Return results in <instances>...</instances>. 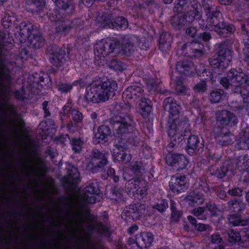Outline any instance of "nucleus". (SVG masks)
<instances>
[{
  "label": "nucleus",
  "mask_w": 249,
  "mask_h": 249,
  "mask_svg": "<svg viewBox=\"0 0 249 249\" xmlns=\"http://www.w3.org/2000/svg\"><path fill=\"white\" fill-rule=\"evenodd\" d=\"M117 85L112 81H107L89 87L85 95L88 102L99 103L108 100L115 95Z\"/></svg>",
  "instance_id": "f257e3e1"
},
{
  "label": "nucleus",
  "mask_w": 249,
  "mask_h": 249,
  "mask_svg": "<svg viewBox=\"0 0 249 249\" xmlns=\"http://www.w3.org/2000/svg\"><path fill=\"white\" fill-rule=\"evenodd\" d=\"M163 107L169 114L167 124L168 135L171 139L175 141L177 137L178 138L179 128L181 125L180 107L175 101L168 98L164 100Z\"/></svg>",
  "instance_id": "f03ea898"
},
{
  "label": "nucleus",
  "mask_w": 249,
  "mask_h": 249,
  "mask_svg": "<svg viewBox=\"0 0 249 249\" xmlns=\"http://www.w3.org/2000/svg\"><path fill=\"white\" fill-rule=\"evenodd\" d=\"M121 47L115 42L110 40H102L98 42L94 46V53L95 55V59L102 60V58L107 56L112 52H115L116 53H120Z\"/></svg>",
  "instance_id": "7ed1b4c3"
},
{
  "label": "nucleus",
  "mask_w": 249,
  "mask_h": 249,
  "mask_svg": "<svg viewBox=\"0 0 249 249\" xmlns=\"http://www.w3.org/2000/svg\"><path fill=\"white\" fill-rule=\"evenodd\" d=\"M232 53L230 50L221 51L216 58H211L210 60L211 65L214 68L227 67L231 60Z\"/></svg>",
  "instance_id": "20e7f679"
},
{
  "label": "nucleus",
  "mask_w": 249,
  "mask_h": 249,
  "mask_svg": "<svg viewBox=\"0 0 249 249\" xmlns=\"http://www.w3.org/2000/svg\"><path fill=\"white\" fill-rule=\"evenodd\" d=\"M165 160L167 164L177 169L185 168L188 163V160L185 157L178 154H169L166 156Z\"/></svg>",
  "instance_id": "39448f33"
},
{
  "label": "nucleus",
  "mask_w": 249,
  "mask_h": 249,
  "mask_svg": "<svg viewBox=\"0 0 249 249\" xmlns=\"http://www.w3.org/2000/svg\"><path fill=\"white\" fill-rule=\"evenodd\" d=\"M187 180L184 176H178L173 177L170 181V189L174 193H180L187 187Z\"/></svg>",
  "instance_id": "423d86ee"
},
{
  "label": "nucleus",
  "mask_w": 249,
  "mask_h": 249,
  "mask_svg": "<svg viewBox=\"0 0 249 249\" xmlns=\"http://www.w3.org/2000/svg\"><path fill=\"white\" fill-rule=\"evenodd\" d=\"M112 119L115 123L120 124L119 127L120 132H125V129L127 128L131 122L130 118L125 113L124 110L115 115Z\"/></svg>",
  "instance_id": "0eeeda50"
},
{
  "label": "nucleus",
  "mask_w": 249,
  "mask_h": 249,
  "mask_svg": "<svg viewBox=\"0 0 249 249\" xmlns=\"http://www.w3.org/2000/svg\"><path fill=\"white\" fill-rule=\"evenodd\" d=\"M142 90L140 87L135 85L128 87L123 93V97L126 100L134 99L137 100L142 96Z\"/></svg>",
  "instance_id": "6e6552de"
},
{
  "label": "nucleus",
  "mask_w": 249,
  "mask_h": 249,
  "mask_svg": "<svg viewBox=\"0 0 249 249\" xmlns=\"http://www.w3.org/2000/svg\"><path fill=\"white\" fill-rule=\"evenodd\" d=\"M114 159L118 161L127 162L131 159L130 155L125 154L124 148L121 145H116L112 151Z\"/></svg>",
  "instance_id": "1a4fd4ad"
},
{
  "label": "nucleus",
  "mask_w": 249,
  "mask_h": 249,
  "mask_svg": "<svg viewBox=\"0 0 249 249\" xmlns=\"http://www.w3.org/2000/svg\"><path fill=\"white\" fill-rule=\"evenodd\" d=\"M136 108L142 116H146L151 111L150 101L146 98H140L138 99Z\"/></svg>",
  "instance_id": "9d476101"
},
{
  "label": "nucleus",
  "mask_w": 249,
  "mask_h": 249,
  "mask_svg": "<svg viewBox=\"0 0 249 249\" xmlns=\"http://www.w3.org/2000/svg\"><path fill=\"white\" fill-rule=\"evenodd\" d=\"M110 134V131L108 126L102 125L98 128L93 139V142L95 143L105 142L107 140V137Z\"/></svg>",
  "instance_id": "9b49d317"
},
{
  "label": "nucleus",
  "mask_w": 249,
  "mask_h": 249,
  "mask_svg": "<svg viewBox=\"0 0 249 249\" xmlns=\"http://www.w3.org/2000/svg\"><path fill=\"white\" fill-rule=\"evenodd\" d=\"M199 143L198 138L197 136L193 135L190 136L188 140L187 152L192 155L198 150V144Z\"/></svg>",
  "instance_id": "f8f14e48"
},
{
  "label": "nucleus",
  "mask_w": 249,
  "mask_h": 249,
  "mask_svg": "<svg viewBox=\"0 0 249 249\" xmlns=\"http://www.w3.org/2000/svg\"><path fill=\"white\" fill-rule=\"evenodd\" d=\"M248 80V77L243 73H240L231 79V82L234 84L235 87L239 86L244 83H246Z\"/></svg>",
  "instance_id": "ddd939ff"
},
{
  "label": "nucleus",
  "mask_w": 249,
  "mask_h": 249,
  "mask_svg": "<svg viewBox=\"0 0 249 249\" xmlns=\"http://www.w3.org/2000/svg\"><path fill=\"white\" fill-rule=\"evenodd\" d=\"M216 211L217 208L214 205H211L209 208H206L205 210L201 207H199L197 209H195L194 210L193 213L195 215L198 216L200 215L203 213L205 212L207 213L209 211L213 215L216 213Z\"/></svg>",
  "instance_id": "4468645a"
},
{
  "label": "nucleus",
  "mask_w": 249,
  "mask_h": 249,
  "mask_svg": "<svg viewBox=\"0 0 249 249\" xmlns=\"http://www.w3.org/2000/svg\"><path fill=\"white\" fill-rule=\"evenodd\" d=\"M113 26L116 29H125L127 27L128 24L125 18L119 17L116 19V21L113 25Z\"/></svg>",
  "instance_id": "2eb2a0df"
},
{
  "label": "nucleus",
  "mask_w": 249,
  "mask_h": 249,
  "mask_svg": "<svg viewBox=\"0 0 249 249\" xmlns=\"http://www.w3.org/2000/svg\"><path fill=\"white\" fill-rule=\"evenodd\" d=\"M188 219L192 226H194V229L198 231H203L208 228L206 225L203 224H197L196 220L192 216H188Z\"/></svg>",
  "instance_id": "dca6fc26"
},
{
  "label": "nucleus",
  "mask_w": 249,
  "mask_h": 249,
  "mask_svg": "<svg viewBox=\"0 0 249 249\" xmlns=\"http://www.w3.org/2000/svg\"><path fill=\"white\" fill-rule=\"evenodd\" d=\"M44 3L45 0H28V4L32 6L28 8L33 10L35 7L38 8V10L41 9L44 6Z\"/></svg>",
  "instance_id": "f3484780"
},
{
  "label": "nucleus",
  "mask_w": 249,
  "mask_h": 249,
  "mask_svg": "<svg viewBox=\"0 0 249 249\" xmlns=\"http://www.w3.org/2000/svg\"><path fill=\"white\" fill-rule=\"evenodd\" d=\"M223 96V91L221 90L213 91L210 96L212 102L217 103L220 101Z\"/></svg>",
  "instance_id": "a211bd4d"
},
{
  "label": "nucleus",
  "mask_w": 249,
  "mask_h": 249,
  "mask_svg": "<svg viewBox=\"0 0 249 249\" xmlns=\"http://www.w3.org/2000/svg\"><path fill=\"white\" fill-rule=\"evenodd\" d=\"M215 26V30L220 33H223L225 32L226 31L229 32H232L234 31V28L233 26L231 25H227L225 27H223L221 26L220 24L219 23L218 25H214Z\"/></svg>",
  "instance_id": "6ab92c4d"
},
{
  "label": "nucleus",
  "mask_w": 249,
  "mask_h": 249,
  "mask_svg": "<svg viewBox=\"0 0 249 249\" xmlns=\"http://www.w3.org/2000/svg\"><path fill=\"white\" fill-rule=\"evenodd\" d=\"M230 222L234 226L243 225L245 224V222L241 220L239 216L231 215L229 218Z\"/></svg>",
  "instance_id": "aec40b11"
},
{
  "label": "nucleus",
  "mask_w": 249,
  "mask_h": 249,
  "mask_svg": "<svg viewBox=\"0 0 249 249\" xmlns=\"http://www.w3.org/2000/svg\"><path fill=\"white\" fill-rule=\"evenodd\" d=\"M83 144V142L80 140L74 139L72 142V149L77 152L80 151Z\"/></svg>",
  "instance_id": "412c9836"
},
{
  "label": "nucleus",
  "mask_w": 249,
  "mask_h": 249,
  "mask_svg": "<svg viewBox=\"0 0 249 249\" xmlns=\"http://www.w3.org/2000/svg\"><path fill=\"white\" fill-rule=\"evenodd\" d=\"M230 242H233L240 240V235L238 232L231 231L229 234Z\"/></svg>",
  "instance_id": "4be33fe9"
},
{
  "label": "nucleus",
  "mask_w": 249,
  "mask_h": 249,
  "mask_svg": "<svg viewBox=\"0 0 249 249\" xmlns=\"http://www.w3.org/2000/svg\"><path fill=\"white\" fill-rule=\"evenodd\" d=\"M175 90L178 93H183L186 90V88L183 86L181 82L179 81L177 82L175 85Z\"/></svg>",
  "instance_id": "5701e85b"
},
{
  "label": "nucleus",
  "mask_w": 249,
  "mask_h": 249,
  "mask_svg": "<svg viewBox=\"0 0 249 249\" xmlns=\"http://www.w3.org/2000/svg\"><path fill=\"white\" fill-rule=\"evenodd\" d=\"M206 89V83L204 81H201L197 84L195 87V89L198 92H203Z\"/></svg>",
  "instance_id": "b1692460"
},
{
  "label": "nucleus",
  "mask_w": 249,
  "mask_h": 249,
  "mask_svg": "<svg viewBox=\"0 0 249 249\" xmlns=\"http://www.w3.org/2000/svg\"><path fill=\"white\" fill-rule=\"evenodd\" d=\"M154 82V80L152 78H150L146 82L147 88L149 90H152L153 89H155L156 90L157 89L158 85Z\"/></svg>",
  "instance_id": "393cba45"
},
{
  "label": "nucleus",
  "mask_w": 249,
  "mask_h": 249,
  "mask_svg": "<svg viewBox=\"0 0 249 249\" xmlns=\"http://www.w3.org/2000/svg\"><path fill=\"white\" fill-rule=\"evenodd\" d=\"M73 119L75 121H79L82 119V114L77 110H73L72 112Z\"/></svg>",
  "instance_id": "a878e982"
},
{
  "label": "nucleus",
  "mask_w": 249,
  "mask_h": 249,
  "mask_svg": "<svg viewBox=\"0 0 249 249\" xmlns=\"http://www.w3.org/2000/svg\"><path fill=\"white\" fill-rule=\"evenodd\" d=\"M167 207L168 204L165 201H163L160 204L157 205V209L160 212L164 211Z\"/></svg>",
  "instance_id": "bb28decb"
},
{
  "label": "nucleus",
  "mask_w": 249,
  "mask_h": 249,
  "mask_svg": "<svg viewBox=\"0 0 249 249\" xmlns=\"http://www.w3.org/2000/svg\"><path fill=\"white\" fill-rule=\"evenodd\" d=\"M242 193V190L239 188H235L233 190H229L228 193L232 196H240Z\"/></svg>",
  "instance_id": "cd10ccee"
},
{
  "label": "nucleus",
  "mask_w": 249,
  "mask_h": 249,
  "mask_svg": "<svg viewBox=\"0 0 249 249\" xmlns=\"http://www.w3.org/2000/svg\"><path fill=\"white\" fill-rule=\"evenodd\" d=\"M72 86L70 85H62L60 86L59 89L60 91L67 92L71 89Z\"/></svg>",
  "instance_id": "c85d7f7f"
},
{
  "label": "nucleus",
  "mask_w": 249,
  "mask_h": 249,
  "mask_svg": "<svg viewBox=\"0 0 249 249\" xmlns=\"http://www.w3.org/2000/svg\"><path fill=\"white\" fill-rule=\"evenodd\" d=\"M221 240V238L217 234H213L211 237V241L213 243L218 244L220 242Z\"/></svg>",
  "instance_id": "c756f323"
},
{
  "label": "nucleus",
  "mask_w": 249,
  "mask_h": 249,
  "mask_svg": "<svg viewBox=\"0 0 249 249\" xmlns=\"http://www.w3.org/2000/svg\"><path fill=\"white\" fill-rule=\"evenodd\" d=\"M193 203L194 202L196 203L197 204H200L202 203L203 201V198L202 196H199L198 195H196L194 196L193 199Z\"/></svg>",
  "instance_id": "7c9ffc66"
},
{
  "label": "nucleus",
  "mask_w": 249,
  "mask_h": 249,
  "mask_svg": "<svg viewBox=\"0 0 249 249\" xmlns=\"http://www.w3.org/2000/svg\"><path fill=\"white\" fill-rule=\"evenodd\" d=\"M222 113V119L223 120L224 122H229L230 119V115L229 113L227 111H223L221 112Z\"/></svg>",
  "instance_id": "2f4dec72"
},
{
  "label": "nucleus",
  "mask_w": 249,
  "mask_h": 249,
  "mask_svg": "<svg viewBox=\"0 0 249 249\" xmlns=\"http://www.w3.org/2000/svg\"><path fill=\"white\" fill-rule=\"evenodd\" d=\"M112 63H113V65H112L111 67L113 69H115L116 70H119V71L123 70L122 68L121 67L120 63H119L118 61H116V60H114L112 62Z\"/></svg>",
  "instance_id": "473e14b6"
},
{
  "label": "nucleus",
  "mask_w": 249,
  "mask_h": 249,
  "mask_svg": "<svg viewBox=\"0 0 249 249\" xmlns=\"http://www.w3.org/2000/svg\"><path fill=\"white\" fill-rule=\"evenodd\" d=\"M86 191L91 195H94L98 193V190L97 189L93 188L92 186L88 187L87 188Z\"/></svg>",
  "instance_id": "72a5a7b5"
},
{
  "label": "nucleus",
  "mask_w": 249,
  "mask_h": 249,
  "mask_svg": "<svg viewBox=\"0 0 249 249\" xmlns=\"http://www.w3.org/2000/svg\"><path fill=\"white\" fill-rule=\"evenodd\" d=\"M186 33L190 36L194 37L196 33V29L195 28H190L187 29Z\"/></svg>",
  "instance_id": "f704fd0d"
},
{
  "label": "nucleus",
  "mask_w": 249,
  "mask_h": 249,
  "mask_svg": "<svg viewBox=\"0 0 249 249\" xmlns=\"http://www.w3.org/2000/svg\"><path fill=\"white\" fill-rule=\"evenodd\" d=\"M180 20L181 19L178 20V16L174 17L172 19L173 25L175 27L177 26L181 22Z\"/></svg>",
  "instance_id": "c9c22d12"
},
{
  "label": "nucleus",
  "mask_w": 249,
  "mask_h": 249,
  "mask_svg": "<svg viewBox=\"0 0 249 249\" xmlns=\"http://www.w3.org/2000/svg\"><path fill=\"white\" fill-rule=\"evenodd\" d=\"M84 85V82L81 79L76 80L73 83V85L77 87L78 88L83 87Z\"/></svg>",
  "instance_id": "e433bc0d"
},
{
  "label": "nucleus",
  "mask_w": 249,
  "mask_h": 249,
  "mask_svg": "<svg viewBox=\"0 0 249 249\" xmlns=\"http://www.w3.org/2000/svg\"><path fill=\"white\" fill-rule=\"evenodd\" d=\"M133 47L130 44H128L125 46L124 50H123L124 53V54H129L131 53V50L132 49Z\"/></svg>",
  "instance_id": "4c0bfd02"
},
{
  "label": "nucleus",
  "mask_w": 249,
  "mask_h": 249,
  "mask_svg": "<svg viewBox=\"0 0 249 249\" xmlns=\"http://www.w3.org/2000/svg\"><path fill=\"white\" fill-rule=\"evenodd\" d=\"M52 63L56 66H58V63L59 62V59L57 58V56L56 55H53L51 58Z\"/></svg>",
  "instance_id": "58836bf2"
},
{
  "label": "nucleus",
  "mask_w": 249,
  "mask_h": 249,
  "mask_svg": "<svg viewBox=\"0 0 249 249\" xmlns=\"http://www.w3.org/2000/svg\"><path fill=\"white\" fill-rule=\"evenodd\" d=\"M221 84L223 87L228 88L229 86V80L226 78H222L221 80Z\"/></svg>",
  "instance_id": "ea45409f"
},
{
  "label": "nucleus",
  "mask_w": 249,
  "mask_h": 249,
  "mask_svg": "<svg viewBox=\"0 0 249 249\" xmlns=\"http://www.w3.org/2000/svg\"><path fill=\"white\" fill-rule=\"evenodd\" d=\"M180 214L179 213H177L176 212H174L173 211L172 214V217L173 219L175 220H177L178 218H179Z\"/></svg>",
  "instance_id": "a19ab883"
},
{
  "label": "nucleus",
  "mask_w": 249,
  "mask_h": 249,
  "mask_svg": "<svg viewBox=\"0 0 249 249\" xmlns=\"http://www.w3.org/2000/svg\"><path fill=\"white\" fill-rule=\"evenodd\" d=\"M202 39L204 41H207L210 38V35L209 33H205L201 36Z\"/></svg>",
  "instance_id": "79ce46f5"
},
{
  "label": "nucleus",
  "mask_w": 249,
  "mask_h": 249,
  "mask_svg": "<svg viewBox=\"0 0 249 249\" xmlns=\"http://www.w3.org/2000/svg\"><path fill=\"white\" fill-rule=\"evenodd\" d=\"M220 2L222 4L228 5L230 4L232 0H219Z\"/></svg>",
  "instance_id": "37998d69"
},
{
  "label": "nucleus",
  "mask_w": 249,
  "mask_h": 249,
  "mask_svg": "<svg viewBox=\"0 0 249 249\" xmlns=\"http://www.w3.org/2000/svg\"><path fill=\"white\" fill-rule=\"evenodd\" d=\"M47 102H44L43 103V109H44V112H45V116H48L49 115L48 112L47 110V109L46 108V107H47Z\"/></svg>",
  "instance_id": "c03bdc74"
},
{
  "label": "nucleus",
  "mask_w": 249,
  "mask_h": 249,
  "mask_svg": "<svg viewBox=\"0 0 249 249\" xmlns=\"http://www.w3.org/2000/svg\"><path fill=\"white\" fill-rule=\"evenodd\" d=\"M107 162V160L106 158H104L101 161H100V164L98 165V166L101 167L102 165L106 164Z\"/></svg>",
  "instance_id": "a18cd8bd"
},
{
  "label": "nucleus",
  "mask_w": 249,
  "mask_h": 249,
  "mask_svg": "<svg viewBox=\"0 0 249 249\" xmlns=\"http://www.w3.org/2000/svg\"><path fill=\"white\" fill-rule=\"evenodd\" d=\"M138 229V227L137 226L135 225L134 226H132L131 228H130L129 229V231L130 232H132L133 231H137Z\"/></svg>",
  "instance_id": "49530a36"
},
{
  "label": "nucleus",
  "mask_w": 249,
  "mask_h": 249,
  "mask_svg": "<svg viewBox=\"0 0 249 249\" xmlns=\"http://www.w3.org/2000/svg\"><path fill=\"white\" fill-rule=\"evenodd\" d=\"M92 196H91L90 198H89V196H88V197L87 198L86 201L88 202L89 203H93L95 202L94 200H91V198L92 197Z\"/></svg>",
  "instance_id": "de8ad7c7"
},
{
  "label": "nucleus",
  "mask_w": 249,
  "mask_h": 249,
  "mask_svg": "<svg viewBox=\"0 0 249 249\" xmlns=\"http://www.w3.org/2000/svg\"><path fill=\"white\" fill-rule=\"evenodd\" d=\"M85 4L87 6H90L92 5V2H88L87 0H85V1L84 2Z\"/></svg>",
  "instance_id": "09e8293b"
},
{
  "label": "nucleus",
  "mask_w": 249,
  "mask_h": 249,
  "mask_svg": "<svg viewBox=\"0 0 249 249\" xmlns=\"http://www.w3.org/2000/svg\"><path fill=\"white\" fill-rule=\"evenodd\" d=\"M218 195L220 197L223 198L225 196L226 194H225V192H222L219 193Z\"/></svg>",
  "instance_id": "8fccbe9b"
},
{
  "label": "nucleus",
  "mask_w": 249,
  "mask_h": 249,
  "mask_svg": "<svg viewBox=\"0 0 249 249\" xmlns=\"http://www.w3.org/2000/svg\"><path fill=\"white\" fill-rule=\"evenodd\" d=\"M186 0H178V4L182 6L185 3Z\"/></svg>",
  "instance_id": "3c124183"
},
{
  "label": "nucleus",
  "mask_w": 249,
  "mask_h": 249,
  "mask_svg": "<svg viewBox=\"0 0 249 249\" xmlns=\"http://www.w3.org/2000/svg\"><path fill=\"white\" fill-rule=\"evenodd\" d=\"M73 171L75 173V177L76 178H78V176H79V174L78 173H77V169L76 168H73Z\"/></svg>",
  "instance_id": "603ef678"
},
{
  "label": "nucleus",
  "mask_w": 249,
  "mask_h": 249,
  "mask_svg": "<svg viewBox=\"0 0 249 249\" xmlns=\"http://www.w3.org/2000/svg\"><path fill=\"white\" fill-rule=\"evenodd\" d=\"M163 1L166 3H170L172 2L173 0H163Z\"/></svg>",
  "instance_id": "864d4df0"
},
{
  "label": "nucleus",
  "mask_w": 249,
  "mask_h": 249,
  "mask_svg": "<svg viewBox=\"0 0 249 249\" xmlns=\"http://www.w3.org/2000/svg\"><path fill=\"white\" fill-rule=\"evenodd\" d=\"M246 198L247 201L249 202V192L246 195Z\"/></svg>",
  "instance_id": "5fc2aeb1"
},
{
  "label": "nucleus",
  "mask_w": 249,
  "mask_h": 249,
  "mask_svg": "<svg viewBox=\"0 0 249 249\" xmlns=\"http://www.w3.org/2000/svg\"><path fill=\"white\" fill-rule=\"evenodd\" d=\"M214 249H223V248L221 246H219L217 248H215Z\"/></svg>",
  "instance_id": "6e6d98bb"
},
{
  "label": "nucleus",
  "mask_w": 249,
  "mask_h": 249,
  "mask_svg": "<svg viewBox=\"0 0 249 249\" xmlns=\"http://www.w3.org/2000/svg\"><path fill=\"white\" fill-rule=\"evenodd\" d=\"M38 40L40 41L41 43H43V39L41 38H39Z\"/></svg>",
  "instance_id": "4d7b16f0"
},
{
  "label": "nucleus",
  "mask_w": 249,
  "mask_h": 249,
  "mask_svg": "<svg viewBox=\"0 0 249 249\" xmlns=\"http://www.w3.org/2000/svg\"><path fill=\"white\" fill-rule=\"evenodd\" d=\"M35 45L36 47H40L41 46V45L39 44H35Z\"/></svg>",
  "instance_id": "13d9d810"
},
{
  "label": "nucleus",
  "mask_w": 249,
  "mask_h": 249,
  "mask_svg": "<svg viewBox=\"0 0 249 249\" xmlns=\"http://www.w3.org/2000/svg\"><path fill=\"white\" fill-rule=\"evenodd\" d=\"M97 160L96 159L94 160H93V162L94 163H96L97 164L98 162L96 161Z\"/></svg>",
  "instance_id": "bf43d9fd"
},
{
  "label": "nucleus",
  "mask_w": 249,
  "mask_h": 249,
  "mask_svg": "<svg viewBox=\"0 0 249 249\" xmlns=\"http://www.w3.org/2000/svg\"><path fill=\"white\" fill-rule=\"evenodd\" d=\"M246 61L249 63V57L247 59Z\"/></svg>",
  "instance_id": "052dcab7"
},
{
  "label": "nucleus",
  "mask_w": 249,
  "mask_h": 249,
  "mask_svg": "<svg viewBox=\"0 0 249 249\" xmlns=\"http://www.w3.org/2000/svg\"><path fill=\"white\" fill-rule=\"evenodd\" d=\"M114 180H115V181H116L117 180H118V178H117V177H115V178H114Z\"/></svg>",
  "instance_id": "680f3d73"
},
{
  "label": "nucleus",
  "mask_w": 249,
  "mask_h": 249,
  "mask_svg": "<svg viewBox=\"0 0 249 249\" xmlns=\"http://www.w3.org/2000/svg\"><path fill=\"white\" fill-rule=\"evenodd\" d=\"M215 131H216V132H218V128L215 129Z\"/></svg>",
  "instance_id": "e2e57ef3"
},
{
  "label": "nucleus",
  "mask_w": 249,
  "mask_h": 249,
  "mask_svg": "<svg viewBox=\"0 0 249 249\" xmlns=\"http://www.w3.org/2000/svg\"><path fill=\"white\" fill-rule=\"evenodd\" d=\"M243 92H243V90H242L241 91V93H243L244 95H245V94H244Z\"/></svg>",
  "instance_id": "0e129e2a"
},
{
  "label": "nucleus",
  "mask_w": 249,
  "mask_h": 249,
  "mask_svg": "<svg viewBox=\"0 0 249 249\" xmlns=\"http://www.w3.org/2000/svg\"><path fill=\"white\" fill-rule=\"evenodd\" d=\"M99 154H100V157H102V154L99 153Z\"/></svg>",
  "instance_id": "69168bd1"
},
{
  "label": "nucleus",
  "mask_w": 249,
  "mask_h": 249,
  "mask_svg": "<svg viewBox=\"0 0 249 249\" xmlns=\"http://www.w3.org/2000/svg\"><path fill=\"white\" fill-rule=\"evenodd\" d=\"M218 119H219V120H218V121H221V119H220V118H219Z\"/></svg>",
  "instance_id": "338daca9"
},
{
  "label": "nucleus",
  "mask_w": 249,
  "mask_h": 249,
  "mask_svg": "<svg viewBox=\"0 0 249 249\" xmlns=\"http://www.w3.org/2000/svg\"><path fill=\"white\" fill-rule=\"evenodd\" d=\"M160 47L161 48V44H160Z\"/></svg>",
  "instance_id": "774afa93"
}]
</instances>
